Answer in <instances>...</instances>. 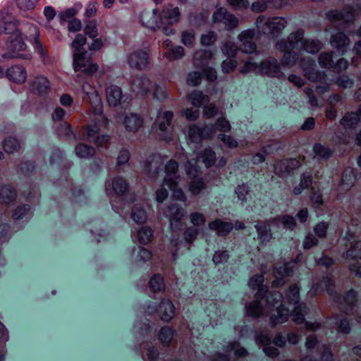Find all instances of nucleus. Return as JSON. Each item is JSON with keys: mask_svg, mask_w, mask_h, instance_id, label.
I'll return each instance as SVG.
<instances>
[{"mask_svg": "<svg viewBox=\"0 0 361 361\" xmlns=\"http://www.w3.org/2000/svg\"><path fill=\"white\" fill-rule=\"evenodd\" d=\"M271 224H274L271 222V220H269V221H257V224L255 225L258 238L262 243L269 242L272 237V233L270 228Z\"/></svg>", "mask_w": 361, "mask_h": 361, "instance_id": "31", "label": "nucleus"}, {"mask_svg": "<svg viewBox=\"0 0 361 361\" xmlns=\"http://www.w3.org/2000/svg\"><path fill=\"white\" fill-rule=\"evenodd\" d=\"M255 25L259 33L277 37L287 26L288 21L280 16L266 17L261 15L257 18Z\"/></svg>", "mask_w": 361, "mask_h": 361, "instance_id": "4", "label": "nucleus"}, {"mask_svg": "<svg viewBox=\"0 0 361 361\" xmlns=\"http://www.w3.org/2000/svg\"><path fill=\"white\" fill-rule=\"evenodd\" d=\"M260 71L270 77L280 78L283 75L278 61L274 57H269L261 63Z\"/></svg>", "mask_w": 361, "mask_h": 361, "instance_id": "21", "label": "nucleus"}, {"mask_svg": "<svg viewBox=\"0 0 361 361\" xmlns=\"http://www.w3.org/2000/svg\"><path fill=\"white\" fill-rule=\"evenodd\" d=\"M20 32L23 33V35L25 36V39L32 41V42L35 41V39H39V29L37 26L33 24L29 23H21Z\"/></svg>", "mask_w": 361, "mask_h": 361, "instance_id": "38", "label": "nucleus"}, {"mask_svg": "<svg viewBox=\"0 0 361 361\" xmlns=\"http://www.w3.org/2000/svg\"><path fill=\"white\" fill-rule=\"evenodd\" d=\"M226 2L235 11H245L250 6L248 0H226Z\"/></svg>", "mask_w": 361, "mask_h": 361, "instance_id": "58", "label": "nucleus"}, {"mask_svg": "<svg viewBox=\"0 0 361 361\" xmlns=\"http://www.w3.org/2000/svg\"><path fill=\"white\" fill-rule=\"evenodd\" d=\"M77 13H78V11L75 8H68L61 11L59 14L60 23L63 24L65 23L70 22L71 20H73L75 18V16Z\"/></svg>", "mask_w": 361, "mask_h": 361, "instance_id": "54", "label": "nucleus"}, {"mask_svg": "<svg viewBox=\"0 0 361 361\" xmlns=\"http://www.w3.org/2000/svg\"><path fill=\"white\" fill-rule=\"evenodd\" d=\"M157 311L161 319L165 322H169L175 315V307L168 299L161 302Z\"/></svg>", "mask_w": 361, "mask_h": 361, "instance_id": "27", "label": "nucleus"}, {"mask_svg": "<svg viewBox=\"0 0 361 361\" xmlns=\"http://www.w3.org/2000/svg\"><path fill=\"white\" fill-rule=\"evenodd\" d=\"M281 222L283 227L288 229L293 230L296 226V221L294 217L289 215H284L279 218L271 219V222L277 223Z\"/></svg>", "mask_w": 361, "mask_h": 361, "instance_id": "53", "label": "nucleus"}, {"mask_svg": "<svg viewBox=\"0 0 361 361\" xmlns=\"http://www.w3.org/2000/svg\"><path fill=\"white\" fill-rule=\"evenodd\" d=\"M197 159L204 163L207 167H209L215 163L216 154L210 148L205 149L200 153Z\"/></svg>", "mask_w": 361, "mask_h": 361, "instance_id": "43", "label": "nucleus"}, {"mask_svg": "<svg viewBox=\"0 0 361 361\" xmlns=\"http://www.w3.org/2000/svg\"><path fill=\"white\" fill-rule=\"evenodd\" d=\"M212 20L214 23H222L227 30H234L239 24L238 18L223 7L216 9L214 12Z\"/></svg>", "mask_w": 361, "mask_h": 361, "instance_id": "8", "label": "nucleus"}, {"mask_svg": "<svg viewBox=\"0 0 361 361\" xmlns=\"http://www.w3.org/2000/svg\"><path fill=\"white\" fill-rule=\"evenodd\" d=\"M82 88L83 93L85 94V99H87L92 106L97 107L101 105V97L94 87L89 82H85Z\"/></svg>", "mask_w": 361, "mask_h": 361, "instance_id": "32", "label": "nucleus"}, {"mask_svg": "<svg viewBox=\"0 0 361 361\" xmlns=\"http://www.w3.org/2000/svg\"><path fill=\"white\" fill-rule=\"evenodd\" d=\"M214 133L215 129L212 126H207L204 128H200L198 126L193 125L190 127L188 131L189 137L193 142H199L203 138H209Z\"/></svg>", "mask_w": 361, "mask_h": 361, "instance_id": "22", "label": "nucleus"}, {"mask_svg": "<svg viewBox=\"0 0 361 361\" xmlns=\"http://www.w3.org/2000/svg\"><path fill=\"white\" fill-rule=\"evenodd\" d=\"M294 49H287L286 50H279L284 53L281 59L283 65L291 67L295 63L298 55L293 51Z\"/></svg>", "mask_w": 361, "mask_h": 361, "instance_id": "46", "label": "nucleus"}, {"mask_svg": "<svg viewBox=\"0 0 361 361\" xmlns=\"http://www.w3.org/2000/svg\"><path fill=\"white\" fill-rule=\"evenodd\" d=\"M336 83L343 89L351 88L354 85V80L346 75H342L337 78Z\"/></svg>", "mask_w": 361, "mask_h": 361, "instance_id": "64", "label": "nucleus"}, {"mask_svg": "<svg viewBox=\"0 0 361 361\" xmlns=\"http://www.w3.org/2000/svg\"><path fill=\"white\" fill-rule=\"evenodd\" d=\"M151 81L147 77H139L133 80L132 82V88L134 92L140 94H146L152 88Z\"/></svg>", "mask_w": 361, "mask_h": 361, "instance_id": "37", "label": "nucleus"}, {"mask_svg": "<svg viewBox=\"0 0 361 361\" xmlns=\"http://www.w3.org/2000/svg\"><path fill=\"white\" fill-rule=\"evenodd\" d=\"M361 120V104L358 106L356 112L346 113L340 123L345 129L354 128Z\"/></svg>", "mask_w": 361, "mask_h": 361, "instance_id": "29", "label": "nucleus"}, {"mask_svg": "<svg viewBox=\"0 0 361 361\" xmlns=\"http://www.w3.org/2000/svg\"><path fill=\"white\" fill-rule=\"evenodd\" d=\"M164 214L169 219L171 227L176 228L185 215V211L179 204L174 203L169 205L164 211Z\"/></svg>", "mask_w": 361, "mask_h": 361, "instance_id": "20", "label": "nucleus"}, {"mask_svg": "<svg viewBox=\"0 0 361 361\" xmlns=\"http://www.w3.org/2000/svg\"><path fill=\"white\" fill-rule=\"evenodd\" d=\"M123 124L128 131L135 133L142 127L143 118L137 114L130 113L126 115Z\"/></svg>", "mask_w": 361, "mask_h": 361, "instance_id": "26", "label": "nucleus"}, {"mask_svg": "<svg viewBox=\"0 0 361 361\" xmlns=\"http://www.w3.org/2000/svg\"><path fill=\"white\" fill-rule=\"evenodd\" d=\"M106 97L110 106H116L120 104L123 97L122 90L118 86L109 85L106 88Z\"/></svg>", "mask_w": 361, "mask_h": 361, "instance_id": "30", "label": "nucleus"}, {"mask_svg": "<svg viewBox=\"0 0 361 361\" xmlns=\"http://www.w3.org/2000/svg\"><path fill=\"white\" fill-rule=\"evenodd\" d=\"M321 287L325 288L329 294L332 296L334 301L338 305V308L345 314H353L357 301V293L351 289L343 295H338L334 290V283L329 276L324 277L320 282Z\"/></svg>", "mask_w": 361, "mask_h": 361, "instance_id": "3", "label": "nucleus"}, {"mask_svg": "<svg viewBox=\"0 0 361 361\" xmlns=\"http://www.w3.org/2000/svg\"><path fill=\"white\" fill-rule=\"evenodd\" d=\"M305 32L302 28L291 32L288 39H281L276 44L278 50L296 49L304 50L308 53H317L322 47V44L318 39H306L304 38Z\"/></svg>", "mask_w": 361, "mask_h": 361, "instance_id": "2", "label": "nucleus"}, {"mask_svg": "<svg viewBox=\"0 0 361 361\" xmlns=\"http://www.w3.org/2000/svg\"><path fill=\"white\" fill-rule=\"evenodd\" d=\"M300 66L303 69L304 76L312 82H322L325 80V74L314 69V61L310 59H302Z\"/></svg>", "mask_w": 361, "mask_h": 361, "instance_id": "15", "label": "nucleus"}, {"mask_svg": "<svg viewBox=\"0 0 361 361\" xmlns=\"http://www.w3.org/2000/svg\"><path fill=\"white\" fill-rule=\"evenodd\" d=\"M195 41V35L193 30H187L182 32L181 42L188 47H192Z\"/></svg>", "mask_w": 361, "mask_h": 361, "instance_id": "57", "label": "nucleus"}, {"mask_svg": "<svg viewBox=\"0 0 361 361\" xmlns=\"http://www.w3.org/2000/svg\"><path fill=\"white\" fill-rule=\"evenodd\" d=\"M173 114L171 111L159 112L157 115L154 126L158 127L159 130L163 133L161 137L165 140H170L172 138L171 133H168V128H170Z\"/></svg>", "mask_w": 361, "mask_h": 361, "instance_id": "16", "label": "nucleus"}, {"mask_svg": "<svg viewBox=\"0 0 361 361\" xmlns=\"http://www.w3.org/2000/svg\"><path fill=\"white\" fill-rule=\"evenodd\" d=\"M326 18L332 23H352L355 18V11L350 6L344 7L342 10H334L329 11Z\"/></svg>", "mask_w": 361, "mask_h": 361, "instance_id": "11", "label": "nucleus"}, {"mask_svg": "<svg viewBox=\"0 0 361 361\" xmlns=\"http://www.w3.org/2000/svg\"><path fill=\"white\" fill-rule=\"evenodd\" d=\"M302 164L300 158L286 159L276 161L274 166V171L279 177L288 176L293 170L299 168Z\"/></svg>", "mask_w": 361, "mask_h": 361, "instance_id": "12", "label": "nucleus"}, {"mask_svg": "<svg viewBox=\"0 0 361 361\" xmlns=\"http://www.w3.org/2000/svg\"><path fill=\"white\" fill-rule=\"evenodd\" d=\"M128 190V182L120 176L114 178L111 183L106 184V190L109 194L123 195Z\"/></svg>", "mask_w": 361, "mask_h": 361, "instance_id": "23", "label": "nucleus"}, {"mask_svg": "<svg viewBox=\"0 0 361 361\" xmlns=\"http://www.w3.org/2000/svg\"><path fill=\"white\" fill-rule=\"evenodd\" d=\"M189 99L191 103L197 107H199L204 104L209 103V97L204 94L202 92L194 90L188 95Z\"/></svg>", "mask_w": 361, "mask_h": 361, "instance_id": "42", "label": "nucleus"}, {"mask_svg": "<svg viewBox=\"0 0 361 361\" xmlns=\"http://www.w3.org/2000/svg\"><path fill=\"white\" fill-rule=\"evenodd\" d=\"M213 54L211 51L200 49L195 52L193 55L194 64L200 68H202L209 63L212 58Z\"/></svg>", "mask_w": 361, "mask_h": 361, "instance_id": "39", "label": "nucleus"}, {"mask_svg": "<svg viewBox=\"0 0 361 361\" xmlns=\"http://www.w3.org/2000/svg\"><path fill=\"white\" fill-rule=\"evenodd\" d=\"M283 296L279 291H271L266 295L250 302L246 305V311L248 316L259 317L269 314L272 307H276V314H273L270 317V323L272 327L279 324L286 322L289 317V310L284 307L282 304Z\"/></svg>", "mask_w": 361, "mask_h": 361, "instance_id": "1", "label": "nucleus"}, {"mask_svg": "<svg viewBox=\"0 0 361 361\" xmlns=\"http://www.w3.org/2000/svg\"><path fill=\"white\" fill-rule=\"evenodd\" d=\"M6 48L8 53L4 55V58L22 57L23 55L20 52L26 49V44L23 38V33L17 34L14 37H9L6 42Z\"/></svg>", "mask_w": 361, "mask_h": 361, "instance_id": "10", "label": "nucleus"}, {"mask_svg": "<svg viewBox=\"0 0 361 361\" xmlns=\"http://www.w3.org/2000/svg\"><path fill=\"white\" fill-rule=\"evenodd\" d=\"M50 89V84L47 78L42 75L35 77L30 82V90L35 94H47Z\"/></svg>", "mask_w": 361, "mask_h": 361, "instance_id": "28", "label": "nucleus"}, {"mask_svg": "<svg viewBox=\"0 0 361 361\" xmlns=\"http://www.w3.org/2000/svg\"><path fill=\"white\" fill-rule=\"evenodd\" d=\"M238 49V45L229 40L225 42L221 47L222 52L229 58L235 57Z\"/></svg>", "mask_w": 361, "mask_h": 361, "instance_id": "52", "label": "nucleus"}, {"mask_svg": "<svg viewBox=\"0 0 361 361\" xmlns=\"http://www.w3.org/2000/svg\"><path fill=\"white\" fill-rule=\"evenodd\" d=\"M231 351H234L235 355L238 357H245L247 354L246 350L243 348H240L238 342L231 343L227 346L226 352L230 353Z\"/></svg>", "mask_w": 361, "mask_h": 361, "instance_id": "63", "label": "nucleus"}, {"mask_svg": "<svg viewBox=\"0 0 361 361\" xmlns=\"http://www.w3.org/2000/svg\"><path fill=\"white\" fill-rule=\"evenodd\" d=\"M313 150L316 156L322 159L329 158L333 152L331 149L321 143H316L313 147Z\"/></svg>", "mask_w": 361, "mask_h": 361, "instance_id": "50", "label": "nucleus"}, {"mask_svg": "<svg viewBox=\"0 0 361 361\" xmlns=\"http://www.w3.org/2000/svg\"><path fill=\"white\" fill-rule=\"evenodd\" d=\"M153 237V231L149 227H142L137 232V238L140 243L147 244Z\"/></svg>", "mask_w": 361, "mask_h": 361, "instance_id": "51", "label": "nucleus"}, {"mask_svg": "<svg viewBox=\"0 0 361 361\" xmlns=\"http://www.w3.org/2000/svg\"><path fill=\"white\" fill-rule=\"evenodd\" d=\"M173 336L172 329L169 326L162 327L159 331V338L165 345H169Z\"/></svg>", "mask_w": 361, "mask_h": 361, "instance_id": "55", "label": "nucleus"}, {"mask_svg": "<svg viewBox=\"0 0 361 361\" xmlns=\"http://www.w3.org/2000/svg\"><path fill=\"white\" fill-rule=\"evenodd\" d=\"M17 197L16 190L10 185L0 186V203L9 204L13 202Z\"/></svg>", "mask_w": 361, "mask_h": 361, "instance_id": "35", "label": "nucleus"}, {"mask_svg": "<svg viewBox=\"0 0 361 361\" xmlns=\"http://www.w3.org/2000/svg\"><path fill=\"white\" fill-rule=\"evenodd\" d=\"M128 63L132 68L145 70L149 63V53L143 49L135 50L128 55Z\"/></svg>", "mask_w": 361, "mask_h": 361, "instance_id": "13", "label": "nucleus"}, {"mask_svg": "<svg viewBox=\"0 0 361 361\" xmlns=\"http://www.w3.org/2000/svg\"><path fill=\"white\" fill-rule=\"evenodd\" d=\"M178 164L174 160H170L165 165V177L164 184H171L173 185L175 182H178L180 176L178 174Z\"/></svg>", "mask_w": 361, "mask_h": 361, "instance_id": "24", "label": "nucleus"}, {"mask_svg": "<svg viewBox=\"0 0 361 361\" xmlns=\"http://www.w3.org/2000/svg\"><path fill=\"white\" fill-rule=\"evenodd\" d=\"M264 276L262 274H257L252 277L249 281V286L252 289H258L256 293V298H260L264 297V294L267 292V287L263 286Z\"/></svg>", "mask_w": 361, "mask_h": 361, "instance_id": "40", "label": "nucleus"}, {"mask_svg": "<svg viewBox=\"0 0 361 361\" xmlns=\"http://www.w3.org/2000/svg\"><path fill=\"white\" fill-rule=\"evenodd\" d=\"M205 188V182L202 178H196L190 182L189 185V190L193 195H197Z\"/></svg>", "mask_w": 361, "mask_h": 361, "instance_id": "59", "label": "nucleus"}, {"mask_svg": "<svg viewBox=\"0 0 361 361\" xmlns=\"http://www.w3.org/2000/svg\"><path fill=\"white\" fill-rule=\"evenodd\" d=\"M348 259H361V241L355 240L350 243V248L346 252Z\"/></svg>", "mask_w": 361, "mask_h": 361, "instance_id": "44", "label": "nucleus"}, {"mask_svg": "<svg viewBox=\"0 0 361 361\" xmlns=\"http://www.w3.org/2000/svg\"><path fill=\"white\" fill-rule=\"evenodd\" d=\"M6 75L16 83H23L27 78V72L23 66H13L7 70Z\"/></svg>", "mask_w": 361, "mask_h": 361, "instance_id": "33", "label": "nucleus"}, {"mask_svg": "<svg viewBox=\"0 0 361 361\" xmlns=\"http://www.w3.org/2000/svg\"><path fill=\"white\" fill-rule=\"evenodd\" d=\"M296 262H290L286 264H276L274 268V275L276 278L272 282L274 287H279L285 283L284 277L290 276Z\"/></svg>", "mask_w": 361, "mask_h": 361, "instance_id": "17", "label": "nucleus"}, {"mask_svg": "<svg viewBox=\"0 0 361 361\" xmlns=\"http://www.w3.org/2000/svg\"><path fill=\"white\" fill-rule=\"evenodd\" d=\"M299 298V288L295 284L290 285L286 293L285 302L288 304H298L291 314L292 320L298 324L303 323L306 314V305L304 303H298Z\"/></svg>", "mask_w": 361, "mask_h": 361, "instance_id": "5", "label": "nucleus"}, {"mask_svg": "<svg viewBox=\"0 0 361 361\" xmlns=\"http://www.w3.org/2000/svg\"><path fill=\"white\" fill-rule=\"evenodd\" d=\"M330 43L334 48L343 54L350 45V40L345 34L340 32L331 35Z\"/></svg>", "mask_w": 361, "mask_h": 361, "instance_id": "25", "label": "nucleus"}, {"mask_svg": "<svg viewBox=\"0 0 361 361\" xmlns=\"http://www.w3.org/2000/svg\"><path fill=\"white\" fill-rule=\"evenodd\" d=\"M159 16V22L162 24L173 25L179 22L180 13L178 7L171 4H165Z\"/></svg>", "mask_w": 361, "mask_h": 361, "instance_id": "18", "label": "nucleus"}, {"mask_svg": "<svg viewBox=\"0 0 361 361\" xmlns=\"http://www.w3.org/2000/svg\"><path fill=\"white\" fill-rule=\"evenodd\" d=\"M149 285L154 293L163 291L165 288L164 278L160 274L153 276L149 280Z\"/></svg>", "mask_w": 361, "mask_h": 361, "instance_id": "47", "label": "nucleus"}, {"mask_svg": "<svg viewBox=\"0 0 361 361\" xmlns=\"http://www.w3.org/2000/svg\"><path fill=\"white\" fill-rule=\"evenodd\" d=\"M0 23L2 25V32L9 35V37H14L20 34V25L18 20L14 19L6 8L0 11Z\"/></svg>", "mask_w": 361, "mask_h": 361, "instance_id": "9", "label": "nucleus"}, {"mask_svg": "<svg viewBox=\"0 0 361 361\" xmlns=\"http://www.w3.org/2000/svg\"><path fill=\"white\" fill-rule=\"evenodd\" d=\"M73 68L75 72L81 71L88 75H92L99 68L90 56L87 53H73Z\"/></svg>", "mask_w": 361, "mask_h": 361, "instance_id": "6", "label": "nucleus"}, {"mask_svg": "<svg viewBox=\"0 0 361 361\" xmlns=\"http://www.w3.org/2000/svg\"><path fill=\"white\" fill-rule=\"evenodd\" d=\"M255 35L254 30L248 29L241 32L238 36L240 42L239 49L247 54L255 52L257 49V44L254 40Z\"/></svg>", "mask_w": 361, "mask_h": 361, "instance_id": "14", "label": "nucleus"}, {"mask_svg": "<svg viewBox=\"0 0 361 361\" xmlns=\"http://www.w3.org/2000/svg\"><path fill=\"white\" fill-rule=\"evenodd\" d=\"M310 200L314 208H319L324 202L319 190H316L314 187L311 188Z\"/></svg>", "mask_w": 361, "mask_h": 361, "instance_id": "62", "label": "nucleus"}, {"mask_svg": "<svg viewBox=\"0 0 361 361\" xmlns=\"http://www.w3.org/2000/svg\"><path fill=\"white\" fill-rule=\"evenodd\" d=\"M95 149L84 143H79L75 147V154L82 159H88L95 154Z\"/></svg>", "mask_w": 361, "mask_h": 361, "instance_id": "41", "label": "nucleus"}, {"mask_svg": "<svg viewBox=\"0 0 361 361\" xmlns=\"http://www.w3.org/2000/svg\"><path fill=\"white\" fill-rule=\"evenodd\" d=\"M3 147L6 152L13 153L19 150L20 144L16 137L10 136L4 140Z\"/></svg>", "mask_w": 361, "mask_h": 361, "instance_id": "49", "label": "nucleus"}, {"mask_svg": "<svg viewBox=\"0 0 361 361\" xmlns=\"http://www.w3.org/2000/svg\"><path fill=\"white\" fill-rule=\"evenodd\" d=\"M149 13L142 14L141 16V21L143 24H145V26L147 27H150L154 29L155 27H158L161 30L162 32L166 35H170L175 33V29L172 27L173 25L169 24H162L160 22H151L147 20V16Z\"/></svg>", "mask_w": 361, "mask_h": 361, "instance_id": "36", "label": "nucleus"}, {"mask_svg": "<svg viewBox=\"0 0 361 361\" xmlns=\"http://www.w3.org/2000/svg\"><path fill=\"white\" fill-rule=\"evenodd\" d=\"M209 228L215 231L219 235L225 236L233 228V224L231 222L216 219L209 223Z\"/></svg>", "mask_w": 361, "mask_h": 361, "instance_id": "34", "label": "nucleus"}, {"mask_svg": "<svg viewBox=\"0 0 361 361\" xmlns=\"http://www.w3.org/2000/svg\"><path fill=\"white\" fill-rule=\"evenodd\" d=\"M183 55L184 49L180 46L171 49L164 54V56L170 61L179 59L182 58Z\"/></svg>", "mask_w": 361, "mask_h": 361, "instance_id": "60", "label": "nucleus"}, {"mask_svg": "<svg viewBox=\"0 0 361 361\" xmlns=\"http://www.w3.org/2000/svg\"><path fill=\"white\" fill-rule=\"evenodd\" d=\"M164 161L159 154L150 157L145 162V170L149 176L156 179L163 169Z\"/></svg>", "mask_w": 361, "mask_h": 361, "instance_id": "19", "label": "nucleus"}, {"mask_svg": "<svg viewBox=\"0 0 361 361\" xmlns=\"http://www.w3.org/2000/svg\"><path fill=\"white\" fill-rule=\"evenodd\" d=\"M132 218L137 224H144L147 221V215L145 210L138 204L132 209Z\"/></svg>", "mask_w": 361, "mask_h": 361, "instance_id": "45", "label": "nucleus"}, {"mask_svg": "<svg viewBox=\"0 0 361 361\" xmlns=\"http://www.w3.org/2000/svg\"><path fill=\"white\" fill-rule=\"evenodd\" d=\"M30 210V207L28 204L18 205L12 213V218L14 220L23 219Z\"/></svg>", "mask_w": 361, "mask_h": 361, "instance_id": "61", "label": "nucleus"}, {"mask_svg": "<svg viewBox=\"0 0 361 361\" xmlns=\"http://www.w3.org/2000/svg\"><path fill=\"white\" fill-rule=\"evenodd\" d=\"M319 63L320 66L325 68H333V52L322 53L319 57Z\"/></svg>", "mask_w": 361, "mask_h": 361, "instance_id": "56", "label": "nucleus"}, {"mask_svg": "<svg viewBox=\"0 0 361 361\" xmlns=\"http://www.w3.org/2000/svg\"><path fill=\"white\" fill-rule=\"evenodd\" d=\"M94 121L95 123L93 125L87 124L81 129L80 136L82 140L88 142H93L99 135L100 128L107 126L108 119L102 114L97 116Z\"/></svg>", "mask_w": 361, "mask_h": 361, "instance_id": "7", "label": "nucleus"}, {"mask_svg": "<svg viewBox=\"0 0 361 361\" xmlns=\"http://www.w3.org/2000/svg\"><path fill=\"white\" fill-rule=\"evenodd\" d=\"M355 181V176L352 169H346L343 173L341 185H345V190H348Z\"/></svg>", "mask_w": 361, "mask_h": 361, "instance_id": "48", "label": "nucleus"}]
</instances>
